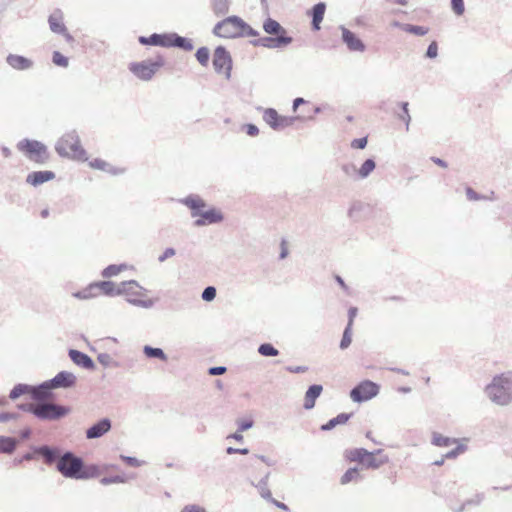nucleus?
I'll use <instances>...</instances> for the list:
<instances>
[{
    "label": "nucleus",
    "mask_w": 512,
    "mask_h": 512,
    "mask_svg": "<svg viewBox=\"0 0 512 512\" xmlns=\"http://www.w3.org/2000/svg\"><path fill=\"white\" fill-rule=\"evenodd\" d=\"M179 202L190 209L192 218L198 217L194 221V226L196 227L217 224L224 219L223 213L215 207L204 210L207 207V203L197 194H190L180 199Z\"/></svg>",
    "instance_id": "1"
},
{
    "label": "nucleus",
    "mask_w": 512,
    "mask_h": 512,
    "mask_svg": "<svg viewBox=\"0 0 512 512\" xmlns=\"http://www.w3.org/2000/svg\"><path fill=\"white\" fill-rule=\"evenodd\" d=\"M56 469L65 478L77 480L94 478L99 473L97 466L91 465L86 467L83 459L70 451L62 455Z\"/></svg>",
    "instance_id": "2"
},
{
    "label": "nucleus",
    "mask_w": 512,
    "mask_h": 512,
    "mask_svg": "<svg viewBox=\"0 0 512 512\" xmlns=\"http://www.w3.org/2000/svg\"><path fill=\"white\" fill-rule=\"evenodd\" d=\"M485 393L496 405L507 406L512 403V372L494 376L491 383L486 386Z\"/></svg>",
    "instance_id": "3"
},
{
    "label": "nucleus",
    "mask_w": 512,
    "mask_h": 512,
    "mask_svg": "<svg viewBox=\"0 0 512 512\" xmlns=\"http://www.w3.org/2000/svg\"><path fill=\"white\" fill-rule=\"evenodd\" d=\"M55 150L61 157L86 160V151L80 144V138L75 130L65 133L55 145Z\"/></svg>",
    "instance_id": "4"
},
{
    "label": "nucleus",
    "mask_w": 512,
    "mask_h": 512,
    "mask_svg": "<svg viewBox=\"0 0 512 512\" xmlns=\"http://www.w3.org/2000/svg\"><path fill=\"white\" fill-rule=\"evenodd\" d=\"M71 413V408L52 401L37 402V412L35 418L40 421L55 422L59 421Z\"/></svg>",
    "instance_id": "5"
},
{
    "label": "nucleus",
    "mask_w": 512,
    "mask_h": 512,
    "mask_svg": "<svg viewBox=\"0 0 512 512\" xmlns=\"http://www.w3.org/2000/svg\"><path fill=\"white\" fill-rule=\"evenodd\" d=\"M17 149L39 165L47 163L50 158L47 146L38 140L25 138L17 143Z\"/></svg>",
    "instance_id": "6"
},
{
    "label": "nucleus",
    "mask_w": 512,
    "mask_h": 512,
    "mask_svg": "<svg viewBox=\"0 0 512 512\" xmlns=\"http://www.w3.org/2000/svg\"><path fill=\"white\" fill-rule=\"evenodd\" d=\"M164 64V58L162 56H157L154 60L131 62L128 65V69L138 79L149 81L153 78L156 72L164 66Z\"/></svg>",
    "instance_id": "7"
},
{
    "label": "nucleus",
    "mask_w": 512,
    "mask_h": 512,
    "mask_svg": "<svg viewBox=\"0 0 512 512\" xmlns=\"http://www.w3.org/2000/svg\"><path fill=\"white\" fill-rule=\"evenodd\" d=\"M244 20L239 16H228L219 21L213 28V34L221 38H238L241 35Z\"/></svg>",
    "instance_id": "8"
},
{
    "label": "nucleus",
    "mask_w": 512,
    "mask_h": 512,
    "mask_svg": "<svg viewBox=\"0 0 512 512\" xmlns=\"http://www.w3.org/2000/svg\"><path fill=\"white\" fill-rule=\"evenodd\" d=\"M379 385L370 380H363L350 391L351 399L356 403L368 401L379 393Z\"/></svg>",
    "instance_id": "9"
},
{
    "label": "nucleus",
    "mask_w": 512,
    "mask_h": 512,
    "mask_svg": "<svg viewBox=\"0 0 512 512\" xmlns=\"http://www.w3.org/2000/svg\"><path fill=\"white\" fill-rule=\"evenodd\" d=\"M212 62L216 73L224 74L226 79L231 77L232 58L224 46L216 47Z\"/></svg>",
    "instance_id": "10"
},
{
    "label": "nucleus",
    "mask_w": 512,
    "mask_h": 512,
    "mask_svg": "<svg viewBox=\"0 0 512 512\" xmlns=\"http://www.w3.org/2000/svg\"><path fill=\"white\" fill-rule=\"evenodd\" d=\"M293 42L292 37H273L271 35L259 37L251 41L255 47H264L268 49L285 48Z\"/></svg>",
    "instance_id": "11"
},
{
    "label": "nucleus",
    "mask_w": 512,
    "mask_h": 512,
    "mask_svg": "<svg viewBox=\"0 0 512 512\" xmlns=\"http://www.w3.org/2000/svg\"><path fill=\"white\" fill-rule=\"evenodd\" d=\"M32 450H34L35 454L42 457L44 463L47 465H52L55 463L57 466L59 459L62 457L61 451L57 447L41 445L33 446Z\"/></svg>",
    "instance_id": "12"
},
{
    "label": "nucleus",
    "mask_w": 512,
    "mask_h": 512,
    "mask_svg": "<svg viewBox=\"0 0 512 512\" xmlns=\"http://www.w3.org/2000/svg\"><path fill=\"white\" fill-rule=\"evenodd\" d=\"M112 428V422L109 418H101L99 421L91 425L85 432L87 439H98L108 433Z\"/></svg>",
    "instance_id": "13"
},
{
    "label": "nucleus",
    "mask_w": 512,
    "mask_h": 512,
    "mask_svg": "<svg viewBox=\"0 0 512 512\" xmlns=\"http://www.w3.org/2000/svg\"><path fill=\"white\" fill-rule=\"evenodd\" d=\"M342 32V41L350 51L364 52L366 49L363 41L352 31L344 26H340Z\"/></svg>",
    "instance_id": "14"
},
{
    "label": "nucleus",
    "mask_w": 512,
    "mask_h": 512,
    "mask_svg": "<svg viewBox=\"0 0 512 512\" xmlns=\"http://www.w3.org/2000/svg\"><path fill=\"white\" fill-rule=\"evenodd\" d=\"M76 381L77 378L73 373L68 371H60L52 379L49 380V383L52 384L54 389H67L75 386Z\"/></svg>",
    "instance_id": "15"
},
{
    "label": "nucleus",
    "mask_w": 512,
    "mask_h": 512,
    "mask_svg": "<svg viewBox=\"0 0 512 512\" xmlns=\"http://www.w3.org/2000/svg\"><path fill=\"white\" fill-rule=\"evenodd\" d=\"M53 389L54 387L47 380L37 386H32L30 396L35 402L46 401L51 398Z\"/></svg>",
    "instance_id": "16"
},
{
    "label": "nucleus",
    "mask_w": 512,
    "mask_h": 512,
    "mask_svg": "<svg viewBox=\"0 0 512 512\" xmlns=\"http://www.w3.org/2000/svg\"><path fill=\"white\" fill-rule=\"evenodd\" d=\"M166 47H175L184 51H192L194 46L192 40L177 33H167Z\"/></svg>",
    "instance_id": "17"
},
{
    "label": "nucleus",
    "mask_w": 512,
    "mask_h": 512,
    "mask_svg": "<svg viewBox=\"0 0 512 512\" xmlns=\"http://www.w3.org/2000/svg\"><path fill=\"white\" fill-rule=\"evenodd\" d=\"M68 354L72 362L77 366L87 370H93L95 368V363L93 359L86 353L81 352L79 350L70 349Z\"/></svg>",
    "instance_id": "18"
},
{
    "label": "nucleus",
    "mask_w": 512,
    "mask_h": 512,
    "mask_svg": "<svg viewBox=\"0 0 512 512\" xmlns=\"http://www.w3.org/2000/svg\"><path fill=\"white\" fill-rule=\"evenodd\" d=\"M7 64L18 71L29 70L33 67V61L25 56L17 54H8L6 57Z\"/></svg>",
    "instance_id": "19"
},
{
    "label": "nucleus",
    "mask_w": 512,
    "mask_h": 512,
    "mask_svg": "<svg viewBox=\"0 0 512 512\" xmlns=\"http://www.w3.org/2000/svg\"><path fill=\"white\" fill-rule=\"evenodd\" d=\"M48 24L50 30L55 33H64L66 31V25L64 23V14L62 10L55 9L48 17Z\"/></svg>",
    "instance_id": "20"
},
{
    "label": "nucleus",
    "mask_w": 512,
    "mask_h": 512,
    "mask_svg": "<svg viewBox=\"0 0 512 512\" xmlns=\"http://www.w3.org/2000/svg\"><path fill=\"white\" fill-rule=\"evenodd\" d=\"M55 173L50 170L34 171L27 175L26 182L32 186H39L45 182L53 180Z\"/></svg>",
    "instance_id": "21"
},
{
    "label": "nucleus",
    "mask_w": 512,
    "mask_h": 512,
    "mask_svg": "<svg viewBox=\"0 0 512 512\" xmlns=\"http://www.w3.org/2000/svg\"><path fill=\"white\" fill-rule=\"evenodd\" d=\"M263 30L273 37H290L286 29L279 22L270 17L264 20Z\"/></svg>",
    "instance_id": "22"
},
{
    "label": "nucleus",
    "mask_w": 512,
    "mask_h": 512,
    "mask_svg": "<svg viewBox=\"0 0 512 512\" xmlns=\"http://www.w3.org/2000/svg\"><path fill=\"white\" fill-rule=\"evenodd\" d=\"M326 11V4L324 2H319L315 4L311 10L308 12V14L311 16L312 21V29L314 31L320 30V24L323 21L324 15Z\"/></svg>",
    "instance_id": "23"
},
{
    "label": "nucleus",
    "mask_w": 512,
    "mask_h": 512,
    "mask_svg": "<svg viewBox=\"0 0 512 512\" xmlns=\"http://www.w3.org/2000/svg\"><path fill=\"white\" fill-rule=\"evenodd\" d=\"M323 387L320 384L310 385L305 393L303 407L311 410L315 406L316 399L321 395Z\"/></svg>",
    "instance_id": "24"
},
{
    "label": "nucleus",
    "mask_w": 512,
    "mask_h": 512,
    "mask_svg": "<svg viewBox=\"0 0 512 512\" xmlns=\"http://www.w3.org/2000/svg\"><path fill=\"white\" fill-rule=\"evenodd\" d=\"M136 288L145 290L136 280L123 281L118 285L117 295H141V292L135 290Z\"/></svg>",
    "instance_id": "25"
},
{
    "label": "nucleus",
    "mask_w": 512,
    "mask_h": 512,
    "mask_svg": "<svg viewBox=\"0 0 512 512\" xmlns=\"http://www.w3.org/2000/svg\"><path fill=\"white\" fill-rule=\"evenodd\" d=\"M388 461L389 458L387 455H383L382 457L377 458L375 457V452L368 451V455L365 456L362 465L367 469H378Z\"/></svg>",
    "instance_id": "26"
},
{
    "label": "nucleus",
    "mask_w": 512,
    "mask_h": 512,
    "mask_svg": "<svg viewBox=\"0 0 512 512\" xmlns=\"http://www.w3.org/2000/svg\"><path fill=\"white\" fill-rule=\"evenodd\" d=\"M139 42L142 45H153V46H160V47H166L167 42V33H153L150 36H140Z\"/></svg>",
    "instance_id": "27"
},
{
    "label": "nucleus",
    "mask_w": 512,
    "mask_h": 512,
    "mask_svg": "<svg viewBox=\"0 0 512 512\" xmlns=\"http://www.w3.org/2000/svg\"><path fill=\"white\" fill-rule=\"evenodd\" d=\"M270 477V472H267L259 481L258 483L251 482L253 486H255L260 496L265 500H273L272 493L270 489L268 488V480Z\"/></svg>",
    "instance_id": "28"
},
{
    "label": "nucleus",
    "mask_w": 512,
    "mask_h": 512,
    "mask_svg": "<svg viewBox=\"0 0 512 512\" xmlns=\"http://www.w3.org/2000/svg\"><path fill=\"white\" fill-rule=\"evenodd\" d=\"M94 286L106 296H117L118 285L110 280L94 282Z\"/></svg>",
    "instance_id": "29"
},
{
    "label": "nucleus",
    "mask_w": 512,
    "mask_h": 512,
    "mask_svg": "<svg viewBox=\"0 0 512 512\" xmlns=\"http://www.w3.org/2000/svg\"><path fill=\"white\" fill-rule=\"evenodd\" d=\"M280 114L274 108H266L263 112V120L273 129L277 130Z\"/></svg>",
    "instance_id": "30"
},
{
    "label": "nucleus",
    "mask_w": 512,
    "mask_h": 512,
    "mask_svg": "<svg viewBox=\"0 0 512 512\" xmlns=\"http://www.w3.org/2000/svg\"><path fill=\"white\" fill-rule=\"evenodd\" d=\"M18 441L9 436H0V453L11 454L15 451Z\"/></svg>",
    "instance_id": "31"
},
{
    "label": "nucleus",
    "mask_w": 512,
    "mask_h": 512,
    "mask_svg": "<svg viewBox=\"0 0 512 512\" xmlns=\"http://www.w3.org/2000/svg\"><path fill=\"white\" fill-rule=\"evenodd\" d=\"M368 455V450L365 448H354L346 450L345 457L351 462H358L362 464L365 456Z\"/></svg>",
    "instance_id": "32"
},
{
    "label": "nucleus",
    "mask_w": 512,
    "mask_h": 512,
    "mask_svg": "<svg viewBox=\"0 0 512 512\" xmlns=\"http://www.w3.org/2000/svg\"><path fill=\"white\" fill-rule=\"evenodd\" d=\"M376 168V162L372 158L366 159L357 171L359 179H366Z\"/></svg>",
    "instance_id": "33"
},
{
    "label": "nucleus",
    "mask_w": 512,
    "mask_h": 512,
    "mask_svg": "<svg viewBox=\"0 0 512 512\" xmlns=\"http://www.w3.org/2000/svg\"><path fill=\"white\" fill-rule=\"evenodd\" d=\"M126 269H127V265L124 263L123 264H111L102 270L101 276L103 278H111V277L117 276L118 274L125 271Z\"/></svg>",
    "instance_id": "34"
},
{
    "label": "nucleus",
    "mask_w": 512,
    "mask_h": 512,
    "mask_svg": "<svg viewBox=\"0 0 512 512\" xmlns=\"http://www.w3.org/2000/svg\"><path fill=\"white\" fill-rule=\"evenodd\" d=\"M143 353L147 358H157L162 361H167L168 357L163 351V349L158 347H152L149 345H145L143 348Z\"/></svg>",
    "instance_id": "35"
},
{
    "label": "nucleus",
    "mask_w": 512,
    "mask_h": 512,
    "mask_svg": "<svg viewBox=\"0 0 512 512\" xmlns=\"http://www.w3.org/2000/svg\"><path fill=\"white\" fill-rule=\"evenodd\" d=\"M31 390H32V385L19 383V384L15 385L13 387V389L10 391L9 398L11 400H16L19 397H21L22 395H25V394L30 395Z\"/></svg>",
    "instance_id": "36"
},
{
    "label": "nucleus",
    "mask_w": 512,
    "mask_h": 512,
    "mask_svg": "<svg viewBox=\"0 0 512 512\" xmlns=\"http://www.w3.org/2000/svg\"><path fill=\"white\" fill-rule=\"evenodd\" d=\"M89 165H90V167H92L94 169L105 171V172H108V173L113 174V175L118 173L117 169L112 167L106 161H104L102 159H99V158H95L92 161H90Z\"/></svg>",
    "instance_id": "37"
},
{
    "label": "nucleus",
    "mask_w": 512,
    "mask_h": 512,
    "mask_svg": "<svg viewBox=\"0 0 512 512\" xmlns=\"http://www.w3.org/2000/svg\"><path fill=\"white\" fill-rule=\"evenodd\" d=\"M212 9L216 16H223L229 11L228 0H212Z\"/></svg>",
    "instance_id": "38"
},
{
    "label": "nucleus",
    "mask_w": 512,
    "mask_h": 512,
    "mask_svg": "<svg viewBox=\"0 0 512 512\" xmlns=\"http://www.w3.org/2000/svg\"><path fill=\"white\" fill-rule=\"evenodd\" d=\"M96 287L94 283H91L88 287L83 290L73 293V297L81 300H86L97 296Z\"/></svg>",
    "instance_id": "39"
},
{
    "label": "nucleus",
    "mask_w": 512,
    "mask_h": 512,
    "mask_svg": "<svg viewBox=\"0 0 512 512\" xmlns=\"http://www.w3.org/2000/svg\"><path fill=\"white\" fill-rule=\"evenodd\" d=\"M361 479L360 472L358 468L353 467L349 468L341 477L340 482L341 484L345 485L350 483L351 481H357Z\"/></svg>",
    "instance_id": "40"
},
{
    "label": "nucleus",
    "mask_w": 512,
    "mask_h": 512,
    "mask_svg": "<svg viewBox=\"0 0 512 512\" xmlns=\"http://www.w3.org/2000/svg\"><path fill=\"white\" fill-rule=\"evenodd\" d=\"M258 353L264 357H275L279 355V350L271 343H262L258 346Z\"/></svg>",
    "instance_id": "41"
},
{
    "label": "nucleus",
    "mask_w": 512,
    "mask_h": 512,
    "mask_svg": "<svg viewBox=\"0 0 512 512\" xmlns=\"http://www.w3.org/2000/svg\"><path fill=\"white\" fill-rule=\"evenodd\" d=\"M456 442V439H452L446 436H443L439 433H433L432 436V444L438 447H448Z\"/></svg>",
    "instance_id": "42"
},
{
    "label": "nucleus",
    "mask_w": 512,
    "mask_h": 512,
    "mask_svg": "<svg viewBox=\"0 0 512 512\" xmlns=\"http://www.w3.org/2000/svg\"><path fill=\"white\" fill-rule=\"evenodd\" d=\"M401 29L407 33L414 34L417 36H424L429 31L427 27L412 24H404L403 26H401Z\"/></svg>",
    "instance_id": "43"
},
{
    "label": "nucleus",
    "mask_w": 512,
    "mask_h": 512,
    "mask_svg": "<svg viewBox=\"0 0 512 512\" xmlns=\"http://www.w3.org/2000/svg\"><path fill=\"white\" fill-rule=\"evenodd\" d=\"M195 57L202 66H207L210 58V51L207 47H200L196 51Z\"/></svg>",
    "instance_id": "44"
},
{
    "label": "nucleus",
    "mask_w": 512,
    "mask_h": 512,
    "mask_svg": "<svg viewBox=\"0 0 512 512\" xmlns=\"http://www.w3.org/2000/svg\"><path fill=\"white\" fill-rule=\"evenodd\" d=\"M126 301L136 307H141L145 309H150L154 306V300L152 299H137V298H127Z\"/></svg>",
    "instance_id": "45"
},
{
    "label": "nucleus",
    "mask_w": 512,
    "mask_h": 512,
    "mask_svg": "<svg viewBox=\"0 0 512 512\" xmlns=\"http://www.w3.org/2000/svg\"><path fill=\"white\" fill-rule=\"evenodd\" d=\"M352 342V328L350 327H345L344 331H343V335H342V339L340 341V349L341 350H345L347 349L350 344Z\"/></svg>",
    "instance_id": "46"
},
{
    "label": "nucleus",
    "mask_w": 512,
    "mask_h": 512,
    "mask_svg": "<svg viewBox=\"0 0 512 512\" xmlns=\"http://www.w3.org/2000/svg\"><path fill=\"white\" fill-rule=\"evenodd\" d=\"M299 116H280L277 130H283L286 127L292 126Z\"/></svg>",
    "instance_id": "47"
},
{
    "label": "nucleus",
    "mask_w": 512,
    "mask_h": 512,
    "mask_svg": "<svg viewBox=\"0 0 512 512\" xmlns=\"http://www.w3.org/2000/svg\"><path fill=\"white\" fill-rule=\"evenodd\" d=\"M52 62L59 67L66 68L69 64V60L66 56H64L59 51H54L52 55Z\"/></svg>",
    "instance_id": "48"
},
{
    "label": "nucleus",
    "mask_w": 512,
    "mask_h": 512,
    "mask_svg": "<svg viewBox=\"0 0 512 512\" xmlns=\"http://www.w3.org/2000/svg\"><path fill=\"white\" fill-rule=\"evenodd\" d=\"M217 290L214 286H207L201 294V298L206 302H211L216 298Z\"/></svg>",
    "instance_id": "49"
},
{
    "label": "nucleus",
    "mask_w": 512,
    "mask_h": 512,
    "mask_svg": "<svg viewBox=\"0 0 512 512\" xmlns=\"http://www.w3.org/2000/svg\"><path fill=\"white\" fill-rule=\"evenodd\" d=\"M408 106H409V103L408 102H401L400 103V107L403 111V114L402 115H399V118L405 122V125H406V130L409 129V125H410V121H411V117H410V114H409V109H408Z\"/></svg>",
    "instance_id": "50"
},
{
    "label": "nucleus",
    "mask_w": 512,
    "mask_h": 512,
    "mask_svg": "<svg viewBox=\"0 0 512 512\" xmlns=\"http://www.w3.org/2000/svg\"><path fill=\"white\" fill-rule=\"evenodd\" d=\"M125 482H126V478L121 475L103 477L100 480V483L103 485H110V484H114V483H125Z\"/></svg>",
    "instance_id": "51"
},
{
    "label": "nucleus",
    "mask_w": 512,
    "mask_h": 512,
    "mask_svg": "<svg viewBox=\"0 0 512 512\" xmlns=\"http://www.w3.org/2000/svg\"><path fill=\"white\" fill-rule=\"evenodd\" d=\"M451 9L457 16H462L465 12L464 0H451Z\"/></svg>",
    "instance_id": "52"
},
{
    "label": "nucleus",
    "mask_w": 512,
    "mask_h": 512,
    "mask_svg": "<svg viewBox=\"0 0 512 512\" xmlns=\"http://www.w3.org/2000/svg\"><path fill=\"white\" fill-rule=\"evenodd\" d=\"M259 32L252 28L248 23L244 21V27H241L240 37H258Z\"/></svg>",
    "instance_id": "53"
},
{
    "label": "nucleus",
    "mask_w": 512,
    "mask_h": 512,
    "mask_svg": "<svg viewBox=\"0 0 512 512\" xmlns=\"http://www.w3.org/2000/svg\"><path fill=\"white\" fill-rule=\"evenodd\" d=\"M120 459L130 467H140L144 462L132 456L120 455Z\"/></svg>",
    "instance_id": "54"
},
{
    "label": "nucleus",
    "mask_w": 512,
    "mask_h": 512,
    "mask_svg": "<svg viewBox=\"0 0 512 512\" xmlns=\"http://www.w3.org/2000/svg\"><path fill=\"white\" fill-rule=\"evenodd\" d=\"M20 410L31 413L35 417L37 412V402L32 401L30 403H22L17 406Z\"/></svg>",
    "instance_id": "55"
},
{
    "label": "nucleus",
    "mask_w": 512,
    "mask_h": 512,
    "mask_svg": "<svg viewBox=\"0 0 512 512\" xmlns=\"http://www.w3.org/2000/svg\"><path fill=\"white\" fill-rule=\"evenodd\" d=\"M484 498H485L484 493H477L472 498L467 499L464 502V506H471V505L478 506L483 502Z\"/></svg>",
    "instance_id": "56"
},
{
    "label": "nucleus",
    "mask_w": 512,
    "mask_h": 512,
    "mask_svg": "<svg viewBox=\"0 0 512 512\" xmlns=\"http://www.w3.org/2000/svg\"><path fill=\"white\" fill-rule=\"evenodd\" d=\"M466 196L470 201H478L486 198V195H482L477 193L471 187H466L465 189Z\"/></svg>",
    "instance_id": "57"
},
{
    "label": "nucleus",
    "mask_w": 512,
    "mask_h": 512,
    "mask_svg": "<svg viewBox=\"0 0 512 512\" xmlns=\"http://www.w3.org/2000/svg\"><path fill=\"white\" fill-rule=\"evenodd\" d=\"M253 425H254V422L251 419L237 420L238 432L247 431L250 428H252Z\"/></svg>",
    "instance_id": "58"
},
{
    "label": "nucleus",
    "mask_w": 512,
    "mask_h": 512,
    "mask_svg": "<svg viewBox=\"0 0 512 512\" xmlns=\"http://www.w3.org/2000/svg\"><path fill=\"white\" fill-rule=\"evenodd\" d=\"M466 447L462 444H458L454 449L447 452L444 457L447 459H454L456 458L460 453L464 452Z\"/></svg>",
    "instance_id": "59"
},
{
    "label": "nucleus",
    "mask_w": 512,
    "mask_h": 512,
    "mask_svg": "<svg viewBox=\"0 0 512 512\" xmlns=\"http://www.w3.org/2000/svg\"><path fill=\"white\" fill-rule=\"evenodd\" d=\"M438 55V44L436 41H432L427 50H426V57L430 59L436 58Z\"/></svg>",
    "instance_id": "60"
},
{
    "label": "nucleus",
    "mask_w": 512,
    "mask_h": 512,
    "mask_svg": "<svg viewBox=\"0 0 512 512\" xmlns=\"http://www.w3.org/2000/svg\"><path fill=\"white\" fill-rule=\"evenodd\" d=\"M97 360L104 367H109L113 363V359H112L111 355L108 353H100L97 356Z\"/></svg>",
    "instance_id": "61"
},
{
    "label": "nucleus",
    "mask_w": 512,
    "mask_h": 512,
    "mask_svg": "<svg viewBox=\"0 0 512 512\" xmlns=\"http://www.w3.org/2000/svg\"><path fill=\"white\" fill-rule=\"evenodd\" d=\"M341 170L343 171V173L346 176H349V177L354 176L355 174H357V171H358L356 166L354 164H352V163L343 164L341 166Z\"/></svg>",
    "instance_id": "62"
},
{
    "label": "nucleus",
    "mask_w": 512,
    "mask_h": 512,
    "mask_svg": "<svg viewBox=\"0 0 512 512\" xmlns=\"http://www.w3.org/2000/svg\"><path fill=\"white\" fill-rule=\"evenodd\" d=\"M367 137L356 138L352 140L351 147L354 149H364L367 146Z\"/></svg>",
    "instance_id": "63"
},
{
    "label": "nucleus",
    "mask_w": 512,
    "mask_h": 512,
    "mask_svg": "<svg viewBox=\"0 0 512 512\" xmlns=\"http://www.w3.org/2000/svg\"><path fill=\"white\" fill-rule=\"evenodd\" d=\"M180 512H206L205 508L197 504L185 505Z\"/></svg>",
    "instance_id": "64"
}]
</instances>
